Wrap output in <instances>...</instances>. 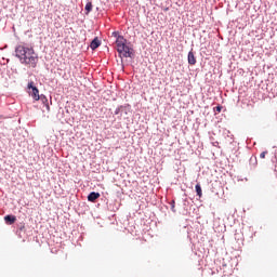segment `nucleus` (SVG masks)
Returning a JSON list of instances; mask_svg holds the SVG:
<instances>
[{
	"label": "nucleus",
	"mask_w": 277,
	"mask_h": 277,
	"mask_svg": "<svg viewBox=\"0 0 277 277\" xmlns=\"http://www.w3.org/2000/svg\"><path fill=\"white\" fill-rule=\"evenodd\" d=\"M113 38H116L115 44L118 47L119 42H124V36L120 35L119 31H113L111 34Z\"/></svg>",
	"instance_id": "7"
},
{
	"label": "nucleus",
	"mask_w": 277,
	"mask_h": 277,
	"mask_svg": "<svg viewBox=\"0 0 277 277\" xmlns=\"http://www.w3.org/2000/svg\"><path fill=\"white\" fill-rule=\"evenodd\" d=\"M28 94L34 98V101H38L40 98V90H38V87L34 85V81L28 82Z\"/></svg>",
	"instance_id": "3"
},
{
	"label": "nucleus",
	"mask_w": 277,
	"mask_h": 277,
	"mask_svg": "<svg viewBox=\"0 0 277 277\" xmlns=\"http://www.w3.org/2000/svg\"><path fill=\"white\" fill-rule=\"evenodd\" d=\"M102 42L98 40V37H95L91 43H90V49L92 51H96V49H98V47H101Z\"/></svg>",
	"instance_id": "9"
},
{
	"label": "nucleus",
	"mask_w": 277,
	"mask_h": 277,
	"mask_svg": "<svg viewBox=\"0 0 277 277\" xmlns=\"http://www.w3.org/2000/svg\"><path fill=\"white\" fill-rule=\"evenodd\" d=\"M117 53H119V57H130V60H135V50L131 47V42L127 39L124 41H119L117 45Z\"/></svg>",
	"instance_id": "2"
},
{
	"label": "nucleus",
	"mask_w": 277,
	"mask_h": 277,
	"mask_svg": "<svg viewBox=\"0 0 277 277\" xmlns=\"http://www.w3.org/2000/svg\"><path fill=\"white\" fill-rule=\"evenodd\" d=\"M249 163L251 166H256V157H251L250 160H249Z\"/></svg>",
	"instance_id": "14"
},
{
	"label": "nucleus",
	"mask_w": 277,
	"mask_h": 277,
	"mask_svg": "<svg viewBox=\"0 0 277 277\" xmlns=\"http://www.w3.org/2000/svg\"><path fill=\"white\" fill-rule=\"evenodd\" d=\"M187 62H188L189 66H196L197 61H196V55L194 54V49H192L188 52Z\"/></svg>",
	"instance_id": "6"
},
{
	"label": "nucleus",
	"mask_w": 277,
	"mask_h": 277,
	"mask_svg": "<svg viewBox=\"0 0 277 277\" xmlns=\"http://www.w3.org/2000/svg\"><path fill=\"white\" fill-rule=\"evenodd\" d=\"M265 155H267V151H262V153L260 154V158H261V159H265Z\"/></svg>",
	"instance_id": "16"
},
{
	"label": "nucleus",
	"mask_w": 277,
	"mask_h": 277,
	"mask_svg": "<svg viewBox=\"0 0 277 277\" xmlns=\"http://www.w3.org/2000/svg\"><path fill=\"white\" fill-rule=\"evenodd\" d=\"M100 198H101V193L91 192L88 195V201L89 202H96V200H98Z\"/></svg>",
	"instance_id": "8"
},
{
	"label": "nucleus",
	"mask_w": 277,
	"mask_h": 277,
	"mask_svg": "<svg viewBox=\"0 0 277 277\" xmlns=\"http://www.w3.org/2000/svg\"><path fill=\"white\" fill-rule=\"evenodd\" d=\"M92 2H87L84 10H85V14H90V12H92Z\"/></svg>",
	"instance_id": "12"
},
{
	"label": "nucleus",
	"mask_w": 277,
	"mask_h": 277,
	"mask_svg": "<svg viewBox=\"0 0 277 277\" xmlns=\"http://www.w3.org/2000/svg\"><path fill=\"white\" fill-rule=\"evenodd\" d=\"M38 101H40L43 105V107H45L47 111H51V106L49 105V97H47V95L41 94L39 95Z\"/></svg>",
	"instance_id": "5"
},
{
	"label": "nucleus",
	"mask_w": 277,
	"mask_h": 277,
	"mask_svg": "<svg viewBox=\"0 0 277 277\" xmlns=\"http://www.w3.org/2000/svg\"><path fill=\"white\" fill-rule=\"evenodd\" d=\"M15 57H18L21 64H24L25 66H31V68L38 66V54H36L34 48L17 45L15 48Z\"/></svg>",
	"instance_id": "1"
},
{
	"label": "nucleus",
	"mask_w": 277,
	"mask_h": 277,
	"mask_svg": "<svg viewBox=\"0 0 277 277\" xmlns=\"http://www.w3.org/2000/svg\"><path fill=\"white\" fill-rule=\"evenodd\" d=\"M195 190H196V194H197L198 198H202V186H200L199 183L196 184Z\"/></svg>",
	"instance_id": "11"
},
{
	"label": "nucleus",
	"mask_w": 277,
	"mask_h": 277,
	"mask_svg": "<svg viewBox=\"0 0 277 277\" xmlns=\"http://www.w3.org/2000/svg\"><path fill=\"white\" fill-rule=\"evenodd\" d=\"M214 111L215 114H220L222 111V106L217 105L216 107H214Z\"/></svg>",
	"instance_id": "15"
},
{
	"label": "nucleus",
	"mask_w": 277,
	"mask_h": 277,
	"mask_svg": "<svg viewBox=\"0 0 277 277\" xmlns=\"http://www.w3.org/2000/svg\"><path fill=\"white\" fill-rule=\"evenodd\" d=\"M130 109H131V105L129 104L120 105L116 108L115 116H118V115L122 116V114H126L127 116Z\"/></svg>",
	"instance_id": "4"
},
{
	"label": "nucleus",
	"mask_w": 277,
	"mask_h": 277,
	"mask_svg": "<svg viewBox=\"0 0 277 277\" xmlns=\"http://www.w3.org/2000/svg\"><path fill=\"white\" fill-rule=\"evenodd\" d=\"M51 98H52V97H51V95H50V103H51Z\"/></svg>",
	"instance_id": "19"
},
{
	"label": "nucleus",
	"mask_w": 277,
	"mask_h": 277,
	"mask_svg": "<svg viewBox=\"0 0 277 277\" xmlns=\"http://www.w3.org/2000/svg\"><path fill=\"white\" fill-rule=\"evenodd\" d=\"M169 10H170V8H166V9H164V12H168Z\"/></svg>",
	"instance_id": "18"
},
{
	"label": "nucleus",
	"mask_w": 277,
	"mask_h": 277,
	"mask_svg": "<svg viewBox=\"0 0 277 277\" xmlns=\"http://www.w3.org/2000/svg\"><path fill=\"white\" fill-rule=\"evenodd\" d=\"M19 230H25V226H22V227L19 228Z\"/></svg>",
	"instance_id": "17"
},
{
	"label": "nucleus",
	"mask_w": 277,
	"mask_h": 277,
	"mask_svg": "<svg viewBox=\"0 0 277 277\" xmlns=\"http://www.w3.org/2000/svg\"><path fill=\"white\" fill-rule=\"evenodd\" d=\"M169 205H170V207H171V211H172L173 213H176V209H175L176 202H175L174 200H171V201L169 202Z\"/></svg>",
	"instance_id": "13"
},
{
	"label": "nucleus",
	"mask_w": 277,
	"mask_h": 277,
	"mask_svg": "<svg viewBox=\"0 0 277 277\" xmlns=\"http://www.w3.org/2000/svg\"><path fill=\"white\" fill-rule=\"evenodd\" d=\"M4 222L9 226H12V224H14L16 222V216L12 215V214H8V215L4 216Z\"/></svg>",
	"instance_id": "10"
}]
</instances>
